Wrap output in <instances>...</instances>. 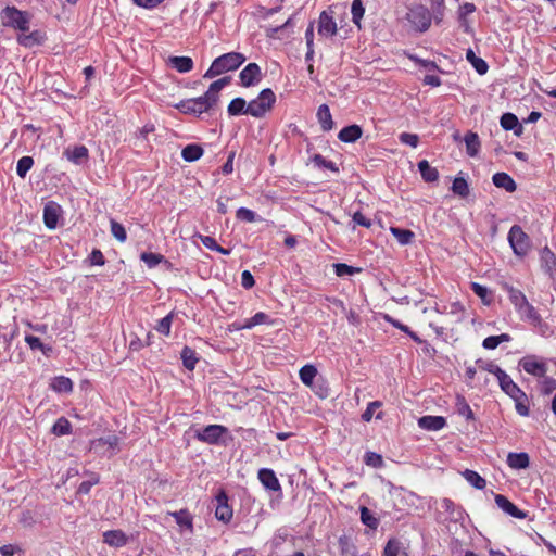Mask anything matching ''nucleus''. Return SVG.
<instances>
[{
  "mask_svg": "<svg viewBox=\"0 0 556 556\" xmlns=\"http://www.w3.org/2000/svg\"><path fill=\"white\" fill-rule=\"evenodd\" d=\"M497 380L501 389L514 400L517 413L520 416H528L530 410L528 406L527 394L513 381V379L504 371H500Z\"/></svg>",
  "mask_w": 556,
  "mask_h": 556,
  "instance_id": "f257e3e1",
  "label": "nucleus"
},
{
  "mask_svg": "<svg viewBox=\"0 0 556 556\" xmlns=\"http://www.w3.org/2000/svg\"><path fill=\"white\" fill-rule=\"evenodd\" d=\"M245 62V56L240 52H228L216 58L204 74V78H214L224 73L238 70Z\"/></svg>",
  "mask_w": 556,
  "mask_h": 556,
  "instance_id": "f03ea898",
  "label": "nucleus"
},
{
  "mask_svg": "<svg viewBox=\"0 0 556 556\" xmlns=\"http://www.w3.org/2000/svg\"><path fill=\"white\" fill-rule=\"evenodd\" d=\"M1 22L4 27H10L22 33L29 30L31 14L27 11L18 10L13 5H7L0 13Z\"/></svg>",
  "mask_w": 556,
  "mask_h": 556,
  "instance_id": "7ed1b4c3",
  "label": "nucleus"
},
{
  "mask_svg": "<svg viewBox=\"0 0 556 556\" xmlns=\"http://www.w3.org/2000/svg\"><path fill=\"white\" fill-rule=\"evenodd\" d=\"M276 94L270 88L263 89L258 96L248 103L249 115L255 118L264 117L276 103Z\"/></svg>",
  "mask_w": 556,
  "mask_h": 556,
  "instance_id": "20e7f679",
  "label": "nucleus"
},
{
  "mask_svg": "<svg viewBox=\"0 0 556 556\" xmlns=\"http://www.w3.org/2000/svg\"><path fill=\"white\" fill-rule=\"evenodd\" d=\"M507 240L514 254L518 257H525L532 247L530 237L519 225H513L510 227L507 235Z\"/></svg>",
  "mask_w": 556,
  "mask_h": 556,
  "instance_id": "39448f33",
  "label": "nucleus"
},
{
  "mask_svg": "<svg viewBox=\"0 0 556 556\" xmlns=\"http://www.w3.org/2000/svg\"><path fill=\"white\" fill-rule=\"evenodd\" d=\"M406 20L415 31L425 33L431 25L432 15L427 7L415 4L408 8Z\"/></svg>",
  "mask_w": 556,
  "mask_h": 556,
  "instance_id": "423d86ee",
  "label": "nucleus"
},
{
  "mask_svg": "<svg viewBox=\"0 0 556 556\" xmlns=\"http://www.w3.org/2000/svg\"><path fill=\"white\" fill-rule=\"evenodd\" d=\"M262 78L261 67L256 63H249L239 74L240 85L245 88L258 85Z\"/></svg>",
  "mask_w": 556,
  "mask_h": 556,
  "instance_id": "0eeeda50",
  "label": "nucleus"
},
{
  "mask_svg": "<svg viewBox=\"0 0 556 556\" xmlns=\"http://www.w3.org/2000/svg\"><path fill=\"white\" fill-rule=\"evenodd\" d=\"M228 429L222 425H208L197 433V439L207 444H217Z\"/></svg>",
  "mask_w": 556,
  "mask_h": 556,
  "instance_id": "6e6552de",
  "label": "nucleus"
},
{
  "mask_svg": "<svg viewBox=\"0 0 556 556\" xmlns=\"http://www.w3.org/2000/svg\"><path fill=\"white\" fill-rule=\"evenodd\" d=\"M338 33L332 10H324L318 18V34L323 37H332Z\"/></svg>",
  "mask_w": 556,
  "mask_h": 556,
  "instance_id": "1a4fd4ad",
  "label": "nucleus"
},
{
  "mask_svg": "<svg viewBox=\"0 0 556 556\" xmlns=\"http://www.w3.org/2000/svg\"><path fill=\"white\" fill-rule=\"evenodd\" d=\"M216 507L215 517L225 523L232 519L233 511L231 506L228 504V496L224 490H220L215 496Z\"/></svg>",
  "mask_w": 556,
  "mask_h": 556,
  "instance_id": "9d476101",
  "label": "nucleus"
},
{
  "mask_svg": "<svg viewBox=\"0 0 556 556\" xmlns=\"http://www.w3.org/2000/svg\"><path fill=\"white\" fill-rule=\"evenodd\" d=\"M477 11V7L472 2H465L458 7L457 10V21L459 24V27L463 29V31L467 35L473 34V28L471 26V22L469 21L468 16Z\"/></svg>",
  "mask_w": 556,
  "mask_h": 556,
  "instance_id": "9b49d317",
  "label": "nucleus"
},
{
  "mask_svg": "<svg viewBox=\"0 0 556 556\" xmlns=\"http://www.w3.org/2000/svg\"><path fill=\"white\" fill-rule=\"evenodd\" d=\"M519 365L526 372L535 377H544L547 371L546 364L533 355L523 357Z\"/></svg>",
  "mask_w": 556,
  "mask_h": 556,
  "instance_id": "f8f14e48",
  "label": "nucleus"
},
{
  "mask_svg": "<svg viewBox=\"0 0 556 556\" xmlns=\"http://www.w3.org/2000/svg\"><path fill=\"white\" fill-rule=\"evenodd\" d=\"M62 208L54 202H48L43 207V224L48 229H55L59 224Z\"/></svg>",
  "mask_w": 556,
  "mask_h": 556,
  "instance_id": "ddd939ff",
  "label": "nucleus"
},
{
  "mask_svg": "<svg viewBox=\"0 0 556 556\" xmlns=\"http://www.w3.org/2000/svg\"><path fill=\"white\" fill-rule=\"evenodd\" d=\"M541 268L549 278L554 279L556 275V255L545 245L539 252Z\"/></svg>",
  "mask_w": 556,
  "mask_h": 556,
  "instance_id": "4468645a",
  "label": "nucleus"
},
{
  "mask_svg": "<svg viewBox=\"0 0 556 556\" xmlns=\"http://www.w3.org/2000/svg\"><path fill=\"white\" fill-rule=\"evenodd\" d=\"M63 155L75 165H83L89 160V150L84 144L68 147L64 150Z\"/></svg>",
  "mask_w": 556,
  "mask_h": 556,
  "instance_id": "2eb2a0df",
  "label": "nucleus"
},
{
  "mask_svg": "<svg viewBox=\"0 0 556 556\" xmlns=\"http://www.w3.org/2000/svg\"><path fill=\"white\" fill-rule=\"evenodd\" d=\"M46 34L39 29L33 30L29 34H18L16 37V41L20 46L24 48H33L36 46H41L46 41Z\"/></svg>",
  "mask_w": 556,
  "mask_h": 556,
  "instance_id": "dca6fc26",
  "label": "nucleus"
},
{
  "mask_svg": "<svg viewBox=\"0 0 556 556\" xmlns=\"http://www.w3.org/2000/svg\"><path fill=\"white\" fill-rule=\"evenodd\" d=\"M267 324H271L270 316L264 312H258L250 318H244L241 321H236L233 325L236 326V329L240 330V329H252L255 326L267 325Z\"/></svg>",
  "mask_w": 556,
  "mask_h": 556,
  "instance_id": "f3484780",
  "label": "nucleus"
},
{
  "mask_svg": "<svg viewBox=\"0 0 556 556\" xmlns=\"http://www.w3.org/2000/svg\"><path fill=\"white\" fill-rule=\"evenodd\" d=\"M257 478L265 489L274 492L281 491L280 482L274 470L262 468L258 470Z\"/></svg>",
  "mask_w": 556,
  "mask_h": 556,
  "instance_id": "a211bd4d",
  "label": "nucleus"
},
{
  "mask_svg": "<svg viewBox=\"0 0 556 556\" xmlns=\"http://www.w3.org/2000/svg\"><path fill=\"white\" fill-rule=\"evenodd\" d=\"M496 505L506 514L514 518L523 519L526 518V513L520 510L513 502H510L505 495L496 494L495 497Z\"/></svg>",
  "mask_w": 556,
  "mask_h": 556,
  "instance_id": "6ab92c4d",
  "label": "nucleus"
},
{
  "mask_svg": "<svg viewBox=\"0 0 556 556\" xmlns=\"http://www.w3.org/2000/svg\"><path fill=\"white\" fill-rule=\"evenodd\" d=\"M177 110H179L184 114L191 115H200L202 113L207 112L204 106L201 104L200 100L197 98L181 100L179 103L175 105Z\"/></svg>",
  "mask_w": 556,
  "mask_h": 556,
  "instance_id": "aec40b11",
  "label": "nucleus"
},
{
  "mask_svg": "<svg viewBox=\"0 0 556 556\" xmlns=\"http://www.w3.org/2000/svg\"><path fill=\"white\" fill-rule=\"evenodd\" d=\"M362 127L357 124H353L343 127L338 134V139L345 143H354L362 137Z\"/></svg>",
  "mask_w": 556,
  "mask_h": 556,
  "instance_id": "412c9836",
  "label": "nucleus"
},
{
  "mask_svg": "<svg viewBox=\"0 0 556 556\" xmlns=\"http://www.w3.org/2000/svg\"><path fill=\"white\" fill-rule=\"evenodd\" d=\"M103 542L112 547H123L127 544L128 538L122 530H108L103 533Z\"/></svg>",
  "mask_w": 556,
  "mask_h": 556,
  "instance_id": "4be33fe9",
  "label": "nucleus"
},
{
  "mask_svg": "<svg viewBox=\"0 0 556 556\" xmlns=\"http://www.w3.org/2000/svg\"><path fill=\"white\" fill-rule=\"evenodd\" d=\"M492 181L495 187L504 189L505 191L511 193L517 190V184L513 179L510 175L504 172L495 173L492 177Z\"/></svg>",
  "mask_w": 556,
  "mask_h": 556,
  "instance_id": "5701e85b",
  "label": "nucleus"
},
{
  "mask_svg": "<svg viewBox=\"0 0 556 556\" xmlns=\"http://www.w3.org/2000/svg\"><path fill=\"white\" fill-rule=\"evenodd\" d=\"M106 446L111 451V455H115L119 451V438L115 434L99 438L91 442V448L98 450Z\"/></svg>",
  "mask_w": 556,
  "mask_h": 556,
  "instance_id": "b1692460",
  "label": "nucleus"
},
{
  "mask_svg": "<svg viewBox=\"0 0 556 556\" xmlns=\"http://www.w3.org/2000/svg\"><path fill=\"white\" fill-rule=\"evenodd\" d=\"M446 420L442 416H422L418 420V426L430 431H438L445 427Z\"/></svg>",
  "mask_w": 556,
  "mask_h": 556,
  "instance_id": "393cba45",
  "label": "nucleus"
},
{
  "mask_svg": "<svg viewBox=\"0 0 556 556\" xmlns=\"http://www.w3.org/2000/svg\"><path fill=\"white\" fill-rule=\"evenodd\" d=\"M502 290L506 291L510 303L514 305L515 309L519 306H522L528 300L523 292L519 289L514 288L508 282H501Z\"/></svg>",
  "mask_w": 556,
  "mask_h": 556,
  "instance_id": "a878e982",
  "label": "nucleus"
},
{
  "mask_svg": "<svg viewBox=\"0 0 556 556\" xmlns=\"http://www.w3.org/2000/svg\"><path fill=\"white\" fill-rule=\"evenodd\" d=\"M500 124L503 129L513 130L516 136H520L523 131L522 125L519 123L517 116L509 112L501 116Z\"/></svg>",
  "mask_w": 556,
  "mask_h": 556,
  "instance_id": "bb28decb",
  "label": "nucleus"
},
{
  "mask_svg": "<svg viewBox=\"0 0 556 556\" xmlns=\"http://www.w3.org/2000/svg\"><path fill=\"white\" fill-rule=\"evenodd\" d=\"M168 65L175 68L178 73L185 74L193 70L194 63L190 56H169Z\"/></svg>",
  "mask_w": 556,
  "mask_h": 556,
  "instance_id": "cd10ccee",
  "label": "nucleus"
},
{
  "mask_svg": "<svg viewBox=\"0 0 556 556\" xmlns=\"http://www.w3.org/2000/svg\"><path fill=\"white\" fill-rule=\"evenodd\" d=\"M167 514L175 518L178 526L186 528L190 533L193 532V517L187 508L178 511H168Z\"/></svg>",
  "mask_w": 556,
  "mask_h": 556,
  "instance_id": "c85d7f7f",
  "label": "nucleus"
},
{
  "mask_svg": "<svg viewBox=\"0 0 556 556\" xmlns=\"http://www.w3.org/2000/svg\"><path fill=\"white\" fill-rule=\"evenodd\" d=\"M507 465L511 469H526L530 465V457L527 453H514L510 452L507 455Z\"/></svg>",
  "mask_w": 556,
  "mask_h": 556,
  "instance_id": "c756f323",
  "label": "nucleus"
},
{
  "mask_svg": "<svg viewBox=\"0 0 556 556\" xmlns=\"http://www.w3.org/2000/svg\"><path fill=\"white\" fill-rule=\"evenodd\" d=\"M316 116L324 131H329L333 128L334 123L332 121L330 109L327 104L324 103L319 105Z\"/></svg>",
  "mask_w": 556,
  "mask_h": 556,
  "instance_id": "7c9ffc66",
  "label": "nucleus"
},
{
  "mask_svg": "<svg viewBox=\"0 0 556 556\" xmlns=\"http://www.w3.org/2000/svg\"><path fill=\"white\" fill-rule=\"evenodd\" d=\"M421 178L426 182H435L439 179V172L432 167L427 160H421L417 164Z\"/></svg>",
  "mask_w": 556,
  "mask_h": 556,
  "instance_id": "2f4dec72",
  "label": "nucleus"
},
{
  "mask_svg": "<svg viewBox=\"0 0 556 556\" xmlns=\"http://www.w3.org/2000/svg\"><path fill=\"white\" fill-rule=\"evenodd\" d=\"M516 311L522 319L531 323L532 325H536L541 321L540 314L528 301L523 303L522 306H519Z\"/></svg>",
  "mask_w": 556,
  "mask_h": 556,
  "instance_id": "473e14b6",
  "label": "nucleus"
},
{
  "mask_svg": "<svg viewBox=\"0 0 556 556\" xmlns=\"http://www.w3.org/2000/svg\"><path fill=\"white\" fill-rule=\"evenodd\" d=\"M464 141L466 144L467 154L471 157L477 156L481 148V142L478 134L473 131H467L464 137Z\"/></svg>",
  "mask_w": 556,
  "mask_h": 556,
  "instance_id": "72a5a7b5",
  "label": "nucleus"
},
{
  "mask_svg": "<svg viewBox=\"0 0 556 556\" xmlns=\"http://www.w3.org/2000/svg\"><path fill=\"white\" fill-rule=\"evenodd\" d=\"M204 150L200 144L190 143L181 150V157L184 161L192 163L201 159Z\"/></svg>",
  "mask_w": 556,
  "mask_h": 556,
  "instance_id": "f704fd0d",
  "label": "nucleus"
},
{
  "mask_svg": "<svg viewBox=\"0 0 556 556\" xmlns=\"http://www.w3.org/2000/svg\"><path fill=\"white\" fill-rule=\"evenodd\" d=\"M50 388L56 393H71L73 391V381L65 376H56L52 379Z\"/></svg>",
  "mask_w": 556,
  "mask_h": 556,
  "instance_id": "c9c22d12",
  "label": "nucleus"
},
{
  "mask_svg": "<svg viewBox=\"0 0 556 556\" xmlns=\"http://www.w3.org/2000/svg\"><path fill=\"white\" fill-rule=\"evenodd\" d=\"M452 191L454 194L465 199L469 195L470 189L467 180L463 176V172H459L458 175L454 178L452 184Z\"/></svg>",
  "mask_w": 556,
  "mask_h": 556,
  "instance_id": "e433bc0d",
  "label": "nucleus"
},
{
  "mask_svg": "<svg viewBox=\"0 0 556 556\" xmlns=\"http://www.w3.org/2000/svg\"><path fill=\"white\" fill-rule=\"evenodd\" d=\"M227 113L229 116L249 115L247 101L241 97L232 99L228 104Z\"/></svg>",
  "mask_w": 556,
  "mask_h": 556,
  "instance_id": "4c0bfd02",
  "label": "nucleus"
},
{
  "mask_svg": "<svg viewBox=\"0 0 556 556\" xmlns=\"http://www.w3.org/2000/svg\"><path fill=\"white\" fill-rule=\"evenodd\" d=\"M470 289L477 296L481 299L484 305H490L493 302V293L488 287L478 282H471Z\"/></svg>",
  "mask_w": 556,
  "mask_h": 556,
  "instance_id": "58836bf2",
  "label": "nucleus"
},
{
  "mask_svg": "<svg viewBox=\"0 0 556 556\" xmlns=\"http://www.w3.org/2000/svg\"><path fill=\"white\" fill-rule=\"evenodd\" d=\"M391 233L397 240V242L402 245L410 244L415 238V233L409 229H404L400 227H391Z\"/></svg>",
  "mask_w": 556,
  "mask_h": 556,
  "instance_id": "ea45409f",
  "label": "nucleus"
},
{
  "mask_svg": "<svg viewBox=\"0 0 556 556\" xmlns=\"http://www.w3.org/2000/svg\"><path fill=\"white\" fill-rule=\"evenodd\" d=\"M463 476L468 483L478 490H483L486 486L485 480L475 470L466 469Z\"/></svg>",
  "mask_w": 556,
  "mask_h": 556,
  "instance_id": "a19ab883",
  "label": "nucleus"
},
{
  "mask_svg": "<svg viewBox=\"0 0 556 556\" xmlns=\"http://www.w3.org/2000/svg\"><path fill=\"white\" fill-rule=\"evenodd\" d=\"M140 260L149 267L154 268L161 263H167V260L164 255L152 252H142L140 254Z\"/></svg>",
  "mask_w": 556,
  "mask_h": 556,
  "instance_id": "79ce46f5",
  "label": "nucleus"
},
{
  "mask_svg": "<svg viewBox=\"0 0 556 556\" xmlns=\"http://www.w3.org/2000/svg\"><path fill=\"white\" fill-rule=\"evenodd\" d=\"M316 375H317V369L314 365H311V364L304 365L299 371L301 381L307 387H312Z\"/></svg>",
  "mask_w": 556,
  "mask_h": 556,
  "instance_id": "37998d69",
  "label": "nucleus"
},
{
  "mask_svg": "<svg viewBox=\"0 0 556 556\" xmlns=\"http://www.w3.org/2000/svg\"><path fill=\"white\" fill-rule=\"evenodd\" d=\"M455 406H456L457 413L460 416L465 417L467 420H473L475 419L473 413H472L468 402L466 401V399L463 395H457L456 396Z\"/></svg>",
  "mask_w": 556,
  "mask_h": 556,
  "instance_id": "c03bdc74",
  "label": "nucleus"
},
{
  "mask_svg": "<svg viewBox=\"0 0 556 556\" xmlns=\"http://www.w3.org/2000/svg\"><path fill=\"white\" fill-rule=\"evenodd\" d=\"M175 316H176V313L172 311L165 317L157 320L154 329L163 336H168L170 332L172 324H173Z\"/></svg>",
  "mask_w": 556,
  "mask_h": 556,
  "instance_id": "a18cd8bd",
  "label": "nucleus"
},
{
  "mask_svg": "<svg viewBox=\"0 0 556 556\" xmlns=\"http://www.w3.org/2000/svg\"><path fill=\"white\" fill-rule=\"evenodd\" d=\"M382 556H406V553L402 551L400 541L390 539L384 546Z\"/></svg>",
  "mask_w": 556,
  "mask_h": 556,
  "instance_id": "49530a36",
  "label": "nucleus"
},
{
  "mask_svg": "<svg viewBox=\"0 0 556 556\" xmlns=\"http://www.w3.org/2000/svg\"><path fill=\"white\" fill-rule=\"evenodd\" d=\"M311 162L319 168H326L332 173H339V167L337 164L330 160H326L321 154H314L311 157Z\"/></svg>",
  "mask_w": 556,
  "mask_h": 556,
  "instance_id": "de8ad7c7",
  "label": "nucleus"
},
{
  "mask_svg": "<svg viewBox=\"0 0 556 556\" xmlns=\"http://www.w3.org/2000/svg\"><path fill=\"white\" fill-rule=\"evenodd\" d=\"M352 22L361 27V21L365 14L363 0H353L351 5Z\"/></svg>",
  "mask_w": 556,
  "mask_h": 556,
  "instance_id": "09e8293b",
  "label": "nucleus"
},
{
  "mask_svg": "<svg viewBox=\"0 0 556 556\" xmlns=\"http://www.w3.org/2000/svg\"><path fill=\"white\" fill-rule=\"evenodd\" d=\"M34 159L31 156H22L16 164V174L20 178H25L27 173L34 166Z\"/></svg>",
  "mask_w": 556,
  "mask_h": 556,
  "instance_id": "8fccbe9b",
  "label": "nucleus"
},
{
  "mask_svg": "<svg viewBox=\"0 0 556 556\" xmlns=\"http://www.w3.org/2000/svg\"><path fill=\"white\" fill-rule=\"evenodd\" d=\"M72 432V425L65 417H60L52 427V433L55 435H66Z\"/></svg>",
  "mask_w": 556,
  "mask_h": 556,
  "instance_id": "3c124183",
  "label": "nucleus"
},
{
  "mask_svg": "<svg viewBox=\"0 0 556 556\" xmlns=\"http://www.w3.org/2000/svg\"><path fill=\"white\" fill-rule=\"evenodd\" d=\"M510 341L511 337L508 333L490 336L483 340L482 348H497L501 343H507Z\"/></svg>",
  "mask_w": 556,
  "mask_h": 556,
  "instance_id": "603ef678",
  "label": "nucleus"
},
{
  "mask_svg": "<svg viewBox=\"0 0 556 556\" xmlns=\"http://www.w3.org/2000/svg\"><path fill=\"white\" fill-rule=\"evenodd\" d=\"M338 544L342 556H354L356 546L351 542L346 535H341L338 540Z\"/></svg>",
  "mask_w": 556,
  "mask_h": 556,
  "instance_id": "864d4df0",
  "label": "nucleus"
},
{
  "mask_svg": "<svg viewBox=\"0 0 556 556\" xmlns=\"http://www.w3.org/2000/svg\"><path fill=\"white\" fill-rule=\"evenodd\" d=\"M334 274L338 277L352 276L361 271V268L348 265L345 263H336L332 265Z\"/></svg>",
  "mask_w": 556,
  "mask_h": 556,
  "instance_id": "5fc2aeb1",
  "label": "nucleus"
},
{
  "mask_svg": "<svg viewBox=\"0 0 556 556\" xmlns=\"http://www.w3.org/2000/svg\"><path fill=\"white\" fill-rule=\"evenodd\" d=\"M181 359L184 366L189 370H193L197 363L199 362L195 350H182Z\"/></svg>",
  "mask_w": 556,
  "mask_h": 556,
  "instance_id": "6e6d98bb",
  "label": "nucleus"
},
{
  "mask_svg": "<svg viewBox=\"0 0 556 556\" xmlns=\"http://www.w3.org/2000/svg\"><path fill=\"white\" fill-rule=\"evenodd\" d=\"M198 99L200 100L204 109L208 112L218 103L219 96H215L213 92H211L210 89H207L206 92L198 97Z\"/></svg>",
  "mask_w": 556,
  "mask_h": 556,
  "instance_id": "4d7b16f0",
  "label": "nucleus"
},
{
  "mask_svg": "<svg viewBox=\"0 0 556 556\" xmlns=\"http://www.w3.org/2000/svg\"><path fill=\"white\" fill-rule=\"evenodd\" d=\"M361 520L364 525H366L372 530H376L378 528L379 520L365 506L361 507Z\"/></svg>",
  "mask_w": 556,
  "mask_h": 556,
  "instance_id": "13d9d810",
  "label": "nucleus"
},
{
  "mask_svg": "<svg viewBox=\"0 0 556 556\" xmlns=\"http://www.w3.org/2000/svg\"><path fill=\"white\" fill-rule=\"evenodd\" d=\"M110 226H111V233L113 235V237L116 240H118L119 242H125L127 239V232H126L125 227L121 223L116 222L115 219H111Z\"/></svg>",
  "mask_w": 556,
  "mask_h": 556,
  "instance_id": "bf43d9fd",
  "label": "nucleus"
},
{
  "mask_svg": "<svg viewBox=\"0 0 556 556\" xmlns=\"http://www.w3.org/2000/svg\"><path fill=\"white\" fill-rule=\"evenodd\" d=\"M476 366L478 369L494 374L496 377L500 374V371L503 370L496 364H494L492 361H484L481 358L476 361Z\"/></svg>",
  "mask_w": 556,
  "mask_h": 556,
  "instance_id": "052dcab7",
  "label": "nucleus"
},
{
  "mask_svg": "<svg viewBox=\"0 0 556 556\" xmlns=\"http://www.w3.org/2000/svg\"><path fill=\"white\" fill-rule=\"evenodd\" d=\"M236 217L239 220L247 222V223H254L257 220L256 213L247 207H239L236 212Z\"/></svg>",
  "mask_w": 556,
  "mask_h": 556,
  "instance_id": "680f3d73",
  "label": "nucleus"
},
{
  "mask_svg": "<svg viewBox=\"0 0 556 556\" xmlns=\"http://www.w3.org/2000/svg\"><path fill=\"white\" fill-rule=\"evenodd\" d=\"M399 141L402 144H406L412 148H417V146L419 143V136L416 134H410V132H401L399 135Z\"/></svg>",
  "mask_w": 556,
  "mask_h": 556,
  "instance_id": "e2e57ef3",
  "label": "nucleus"
},
{
  "mask_svg": "<svg viewBox=\"0 0 556 556\" xmlns=\"http://www.w3.org/2000/svg\"><path fill=\"white\" fill-rule=\"evenodd\" d=\"M100 482L99 475L91 473L90 480L83 481L78 486V492L81 494H88L91 490V488Z\"/></svg>",
  "mask_w": 556,
  "mask_h": 556,
  "instance_id": "0e129e2a",
  "label": "nucleus"
},
{
  "mask_svg": "<svg viewBox=\"0 0 556 556\" xmlns=\"http://www.w3.org/2000/svg\"><path fill=\"white\" fill-rule=\"evenodd\" d=\"M231 81V77L230 76H225V77H222L215 81H213L208 89L211 90V92H213L215 96H219V92L223 88H225L226 86H228Z\"/></svg>",
  "mask_w": 556,
  "mask_h": 556,
  "instance_id": "69168bd1",
  "label": "nucleus"
},
{
  "mask_svg": "<svg viewBox=\"0 0 556 556\" xmlns=\"http://www.w3.org/2000/svg\"><path fill=\"white\" fill-rule=\"evenodd\" d=\"M89 264L91 266H103L105 264V257L99 249H93L88 256Z\"/></svg>",
  "mask_w": 556,
  "mask_h": 556,
  "instance_id": "338daca9",
  "label": "nucleus"
},
{
  "mask_svg": "<svg viewBox=\"0 0 556 556\" xmlns=\"http://www.w3.org/2000/svg\"><path fill=\"white\" fill-rule=\"evenodd\" d=\"M365 463L368 466L379 468L383 464L382 456L380 454H377L375 452H367L365 455Z\"/></svg>",
  "mask_w": 556,
  "mask_h": 556,
  "instance_id": "774afa93",
  "label": "nucleus"
}]
</instances>
